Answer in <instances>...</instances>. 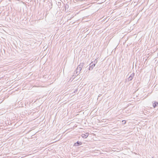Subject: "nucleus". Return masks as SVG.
Listing matches in <instances>:
<instances>
[{"label":"nucleus","mask_w":158,"mask_h":158,"mask_svg":"<svg viewBox=\"0 0 158 158\" xmlns=\"http://www.w3.org/2000/svg\"><path fill=\"white\" fill-rule=\"evenodd\" d=\"M122 122H123V123H126V122L125 120H123L122 121Z\"/></svg>","instance_id":"obj_3"},{"label":"nucleus","mask_w":158,"mask_h":158,"mask_svg":"<svg viewBox=\"0 0 158 158\" xmlns=\"http://www.w3.org/2000/svg\"><path fill=\"white\" fill-rule=\"evenodd\" d=\"M158 105V103L157 102H155L153 104V106L154 108L155 107Z\"/></svg>","instance_id":"obj_2"},{"label":"nucleus","mask_w":158,"mask_h":158,"mask_svg":"<svg viewBox=\"0 0 158 158\" xmlns=\"http://www.w3.org/2000/svg\"><path fill=\"white\" fill-rule=\"evenodd\" d=\"M82 144V143L81 142H77V143H75L74 145L75 146H78Z\"/></svg>","instance_id":"obj_1"}]
</instances>
